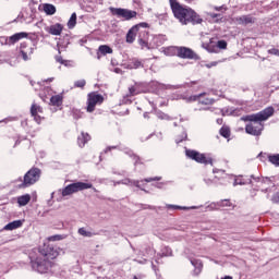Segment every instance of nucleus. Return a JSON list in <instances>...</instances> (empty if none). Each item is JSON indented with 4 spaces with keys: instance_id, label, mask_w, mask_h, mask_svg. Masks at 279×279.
Returning <instances> with one entry per match:
<instances>
[{
    "instance_id": "obj_56",
    "label": "nucleus",
    "mask_w": 279,
    "mask_h": 279,
    "mask_svg": "<svg viewBox=\"0 0 279 279\" xmlns=\"http://www.w3.org/2000/svg\"><path fill=\"white\" fill-rule=\"evenodd\" d=\"M185 1H187V3H191V1H193V0H185Z\"/></svg>"
},
{
    "instance_id": "obj_49",
    "label": "nucleus",
    "mask_w": 279,
    "mask_h": 279,
    "mask_svg": "<svg viewBox=\"0 0 279 279\" xmlns=\"http://www.w3.org/2000/svg\"><path fill=\"white\" fill-rule=\"evenodd\" d=\"M213 171H214V173H219V171H220L221 173H223V170H219V169H214Z\"/></svg>"
},
{
    "instance_id": "obj_20",
    "label": "nucleus",
    "mask_w": 279,
    "mask_h": 279,
    "mask_svg": "<svg viewBox=\"0 0 279 279\" xmlns=\"http://www.w3.org/2000/svg\"><path fill=\"white\" fill-rule=\"evenodd\" d=\"M90 141V135L88 133L82 132L81 135L77 137V145L78 147H84Z\"/></svg>"
},
{
    "instance_id": "obj_27",
    "label": "nucleus",
    "mask_w": 279,
    "mask_h": 279,
    "mask_svg": "<svg viewBox=\"0 0 279 279\" xmlns=\"http://www.w3.org/2000/svg\"><path fill=\"white\" fill-rule=\"evenodd\" d=\"M75 25H77V14L72 13V15L68 22V27H69V29H73V27H75Z\"/></svg>"
},
{
    "instance_id": "obj_1",
    "label": "nucleus",
    "mask_w": 279,
    "mask_h": 279,
    "mask_svg": "<svg viewBox=\"0 0 279 279\" xmlns=\"http://www.w3.org/2000/svg\"><path fill=\"white\" fill-rule=\"evenodd\" d=\"M60 256V252L58 248L53 246H44L39 248L37 252L31 253V267L34 271L38 274H47L48 269L53 267V259Z\"/></svg>"
},
{
    "instance_id": "obj_2",
    "label": "nucleus",
    "mask_w": 279,
    "mask_h": 279,
    "mask_svg": "<svg viewBox=\"0 0 279 279\" xmlns=\"http://www.w3.org/2000/svg\"><path fill=\"white\" fill-rule=\"evenodd\" d=\"M274 107H267L257 113L242 117L241 121H250V123L245 126L246 134H251L252 136H260L264 130L262 121H267L269 117H274Z\"/></svg>"
},
{
    "instance_id": "obj_18",
    "label": "nucleus",
    "mask_w": 279,
    "mask_h": 279,
    "mask_svg": "<svg viewBox=\"0 0 279 279\" xmlns=\"http://www.w3.org/2000/svg\"><path fill=\"white\" fill-rule=\"evenodd\" d=\"M191 264L194 267V275L199 276L202 274V269L204 268V264L199 259H191Z\"/></svg>"
},
{
    "instance_id": "obj_11",
    "label": "nucleus",
    "mask_w": 279,
    "mask_h": 279,
    "mask_svg": "<svg viewBox=\"0 0 279 279\" xmlns=\"http://www.w3.org/2000/svg\"><path fill=\"white\" fill-rule=\"evenodd\" d=\"M31 114L34 117L36 123H40V121H43V118L40 117V114H43V107L33 104L31 107Z\"/></svg>"
},
{
    "instance_id": "obj_15",
    "label": "nucleus",
    "mask_w": 279,
    "mask_h": 279,
    "mask_svg": "<svg viewBox=\"0 0 279 279\" xmlns=\"http://www.w3.org/2000/svg\"><path fill=\"white\" fill-rule=\"evenodd\" d=\"M112 48L108 45H101L98 47V51H97V58L98 60H101L102 56H108L110 53H112Z\"/></svg>"
},
{
    "instance_id": "obj_14",
    "label": "nucleus",
    "mask_w": 279,
    "mask_h": 279,
    "mask_svg": "<svg viewBox=\"0 0 279 279\" xmlns=\"http://www.w3.org/2000/svg\"><path fill=\"white\" fill-rule=\"evenodd\" d=\"M23 38H27V33H16L8 38V44L15 45V43H19V40H23Z\"/></svg>"
},
{
    "instance_id": "obj_26",
    "label": "nucleus",
    "mask_w": 279,
    "mask_h": 279,
    "mask_svg": "<svg viewBox=\"0 0 279 279\" xmlns=\"http://www.w3.org/2000/svg\"><path fill=\"white\" fill-rule=\"evenodd\" d=\"M73 193H76L75 192V187L73 186V183L72 184H69L68 186H65L63 190H62V196L63 197H66L69 195H73Z\"/></svg>"
},
{
    "instance_id": "obj_4",
    "label": "nucleus",
    "mask_w": 279,
    "mask_h": 279,
    "mask_svg": "<svg viewBox=\"0 0 279 279\" xmlns=\"http://www.w3.org/2000/svg\"><path fill=\"white\" fill-rule=\"evenodd\" d=\"M148 28L149 24L146 22L134 25L132 28L129 29L126 34V43H129V45H132V43L136 40V36H148Z\"/></svg>"
},
{
    "instance_id": "obj_38",
    "label": "nucleus",
    "mask_w": 279,
    "mask_h": 279,
    "mask_svg": "<svg viewBox=\"0 0 279 279\" xmlns=\"http://www.w3.org/2000/svg\"><path fill=\"white\" fill-rule=\"evenodd\" d=\"M217 64H219V62L214 61L211 63L206 64V66H207V69H213V66H217Z\"/></svg>"
},
{
    "instance_id": "obj_35",
    "label": "nucleus",
    "mask_w": 279,
    "mask_h": 279,
    "mask_svg": "<svg viewBox=\"0 0 279 279\" xmlns=\"http://www.w3.org/2000/svg\"><path fill=\"white\" fill-rule=\"evenodd\" d=\"M217 47L218 49H228V43L226 40H219Z\"/></svg>"
},
{
    "instance_id": "obj_13",
    "label": "nucleus",
    "mask_w": 279,
    "mask_h": 279,
    "mask_svg": "<svg viewBox=\"0 0 279 279\" xmlns=\"http://www.w3.org/2000/svg\"><path fill=\"white\" fill-rule=\"evenodd\" d=\"M129 93L131 97L141 95V93H146L145 85L136 83L134 86L129 87Z\"/></svg>"
},
{
    "instance_id": "obj_3",
    "label": "nucleus",
    "mask_w": 279,
    "mask_h": 279,
    "mask_svg": "<svg viewBox=\"0 0 279 279\" xmlns=\"http://www.w3.org/2000/svg\"><path fill=\"white\" fill-rule=\"evenodd\" d=\"M170 8L175 19H178L182 25H189V23H202V19L195 11H193V9L184 8L178 0H170Z\"/></svg>"
},
{
    "instance_id": "obj_21",
    "label": "nucleus",
    "mask_w": 279,
    "mask_h": 279,
    "mask_svg": "<svg viewBox=\"0 0 279 279\" xmlns=\"http://www.w3.org/2000/svg\"><path fill=\"white\" fill-rule=\"evenodd\" d=\"M43 10L48 16H53V14H56V5L53 4L45 3L43 4Z\"/></svg>"
},
{
    "instance_id": "obj_46",
    "label": "nucleus",
    "mask_w": 279,
    "mask_h": 279,
    "mask_svg": "<svg viewBox=\"0 0 279 279\" xmlns=\"http://www.w3.org/2000/svg\"><path fill=\"white\" fill-rule=\"evenodd\" d=\"M206 49H207V51H208L209 53H216V52H217V50L210 48V46H207Z\"/></svg>"
},
{
    "instance_id": "obj_45",
    "label": "nucleus",
    "mask_w": 279,
    "mask_h": 279,
    "mask_svg": "<svg viewBox=\"0 0 279 279\" xmlns=\"http://www.w3.org/2000/svg\"><path fill=\"white\" fill-rule=\"evenodd\" d=\"M111 149H117V146H109L105 149V154H108V151H111Z\"/></svg>"
},
{
    "instance_id": "obj_8",
    "label": "nucleus",
    "mask_w": 279,
    "mask_h": 279,
    "mask_svg": "<svg viewBox=\"0 0 279 279\" xmlns=\"http://www.w3.org/2000/svg\"><path fill=\"white\" fill-rule=\"evenodd\" d=\"M40 180V169L33 168L24 175L23 186H32V184H36Z\"/></svg>"
},
{
    "instance_id": "obj_50",
    "label": "nucleus",
    "mask_w": 279,
    "mask_h": 279,
    "mask_svg": "<svg viewBox=\"0 0 279 279\" xmlns=\"http://www.w3.org/2000/svg\"><path fill=\"white\" fill-rule=\"evenodd\" d=\"M133 158H134L135 162H137L138 157L136 155H134Z\"/></svg>"
},
{
    "instance_id": "obj_53",
    "label": "nucleus",
    "mask_w": 279,
    "mask_h": 279,
    "mask_svg": "<svg viewBox=\"0 0 279 279\" xmlns=\"http://www.w3.org/2000/svg\"><path fill=\"white\" fill-rule=\"evenodd\" d=\"M47 82H53V78H52V77H51V78H48Z\"/></svg>"
},
{
    "instance_id": "obj_28",
    "label": "nucleus",
    "mask_w": 279,
    "mask_h": 279,
    "mask_svg": "<svg viewBox=\"0 0 279 279\" xmlns=\"http://www.w3.org/2000/svg\"><path fill=\"white\" fill-rule=\"evenodd\" d=\"M269 162H271V165H275V167H279V154L277 155H270L268 157Z\"/></svg>"
},
{
    "instance_id": "obj_57",
    "label": "nucleus",
    "mask_w": 279,
    "mask_h": 279,
    "mask_svg": "<svg viewBox=\"0 0 279 279\" xmlns=\"http://www.w3.org/2000/svg\"><path fill=\"white\" fill-rule=\"evenodd\" d=\"M207 184H210V180L206 181Z\"/></svg>"
},
{
    "instance_id": "obj_52",
    "label": "nucleus",
    "mask_w": 279,
    "mask_h": 279,
    "mask_svg": "<svg viewBox=\"0 0 279 279\" xmlns=\"http://www.w3.org/2000/svg\"><path fill=\"white\" fill-rule=\"evenodd\" d=\"M222 279H232V277H230V276H226L225 278H222Z\"/></svg>"
},
{
    "instance_id": "obj_58",
    "label": "nucleus",
    "mask_w": 279,
    "mask_h": 279,
    "mask_svg": "<svg viewBox=\"0 0 279 279\" xmlns=\"http://www.w3.org/2000/svg\"><path fill=\"white\" fill-rule=\"evenodd\" d=\"M133 279H138L136 276Z\"/></svg>"
},
{
    "instance_id": "obj_19",
    "label": "nucleus",
    "mask_w": 279,
    "mask_h": 279,
    "mask_svg": "<svg viewBox=\"0 0 279 279\" xmlns=\"http://www.w3.org/2000/svg\"><path fill=\"white\" fill-rule=\"evenodd\" d=\"M238 25H250V23H254V17L250 15H242L236 17Z\"/></svg>"
},
{
    "instance_id": "obj_25",
    "label": "nucleus",
    "mask_w": 279,
    "mask_h": 279,
    "mask_svg": "<svg viewBox=\"0 0 279 279\" xmlns=\"http://www.w3.org/2000/svg\"><path fill=\"white\" fill-rule=\"evenodd\" d=\"M178 49L179 47L177 46H170L163 49V53L165 56H178Z\"/></svg>"
},
{
    "instance_id": "obj_34",
    "label": "nucleus",
    "mask_w": 279,
    "mask_h": 279,
    "mask_svg": "<svg viewBox=\"0 0 279 279\" xmlns=\"http://www.w3.org/2000/svg\"><path fill=\"white\" fill-rule=\"evenodd\" d=\"M74 86H75L76 88H84V87L86 86V80L76 81V82L74 83Z\"/></svg>"
},
{
    "instance_id": "obj_23",
    "label": "nucleus",
    "mask_w": 279,
    "mask_h": 279,
    "mask_svg": "<svg viewBox=\"0 0 279 279\" xmlns=\"http://www.w3.org/2000/svg\"><path fill=\"white\" fill-rule=\"evenodd\" d=\"M31 201H32V196L29 194H25L17 197L19 206H27Z\"/></svg>"
},
{
    "instance_id": "obj_48",
    "label": "nucleus",
    "mask_w": 279,
    "mask_h": 279,
    "mask_svg": "<svg viewBox=\"0 0 279 279\" xmlns=\"http://www.w3.org/2000/svg\"><path fill=\"white\" fill-rule=\"evenodd\" d=\"M56 60H57L60 64H64V60H62V57H56Z\"/></svg>"
},
{
    "instance_id": "obj_55",
    "label": "nucleus",
    "mask_w": 279,
    "mask_h": 279,
    "mask_svg": "<svg viewBox=\"0 0 279 279\" xmlns=\"http://www.w3.org/2000/svg\"><path fill=\"white\" fill-rule=\"evenodd\" d=\"M221 121H222V120H219V119H218V120H217V123H221Z\"/></svg>"
},
{
    "instance_id": "obj_36",
    "label": "nucleus",
    "mask_w": 279,
    "mask_h": 279,
    "mask_svg": "<svg viewBox=\"0 0 279 279\" xmlns=\"http://www.w3.org/2000/svg\"><path fill=\"white\" fill-rule=\"evenodd\" d=\"M219 206H221L222 208H225V207H230V206H232V204L230 203L229 199H225V201H221V202L219 203Z\"/></svg>"
},
{
    "instance_id": "obj_7",
    "label": "nucleus",
    "mask_w": 279,
    "mask_h": 279,
    "mask_svg": "<svg viewBox=\"0 0 279 279\" xmlns=\"http://www.w3.org/2000/svg\"><path fill=\"white\" fill-rule=\"evenodd\" d=\"M104 104V96L97 93H90L87 96V112H95V107Z\"/></svg>"
},
{
    "instance_id": "obj_51",
    "label": "nucleus",
    "mask_w": 279,
    "mask_h": 279,
    "mask_svg": "<svg viewBox=\"0 0 279 279\" xmlns=\"http://www.w3.org/2000/svg\"><path fill=\"white\" fill-rule=\"evenodd\" d=\"M202 95H203V94H201L199 96H195V97H194V100H195V99H199V97H202Z\"/></svg>"
},
{
    "instance_id": "obj_12",
    "label": "nucleus",
    "mask_w": 279,
    "mask_h": 279,
    "mask_svg": "<svg viewBox=\"0 0 279 279\" xmlns=\"http://www.w3.org/2000/svg\"><path fill=\"white\" fill-rule=\"evenodd\" d=\"M62 29H64V26H62V24L60 23H57L48 26L46 28V32H48V34H51L52 36H60L62 34Z\"/></svg>"
},
{
    "instance_id": "obj_22",
    "label": "nucleus",
    "mask_w": 279,
    "mask_h": 279,
    "mask_svg": "<svg viewBox=\"0 0 279 279\" xmlns=\"http://www.w3.org/2000/svg\"><path fill=\"white\" fill-rule=\"evenodd\" d=\"M143 63L138 59H130L126 63V69H141Z\"/></svg>"
},
{
    "instance_id": "obj_10",
    "label": "nucleus",
    "mask_w": 279,
    "mask_h": 279,
    "mask_svg": "<svg viewBox=\"0 0 279 279\" xmlns=\"http://www.w3.org/2000/svg\"><path fill=\"white\" fill-rule=\"evenodd\" d=\"M20 49H21V56L25 62L32 59V56L34 54V47L23 43L21 44Z\"/></svg>"
},
{
    "instance_id": "obj_47",
    "label": "nucleus",
    "mask_w": 279,
    "mask_h": 279,
    "mask_svg": "<svg viewBox=\"0 0 279 279\" xmlns=\"http://www.w3.org/2000/svg\"><path fill=\"white\" fill-rule=\"evenodd\" d=\"M158 117H159V119H169V116H167L165 113H159Z\"/></svg>"
},
{
    "instance_id": "obj_29",
    "label": "nucleus",
    "mask_w": 279,
    "mask_h": 279,
    "mask_svg": "<svg viewBox=\"0 0 279 279\" xmlns=\"http://www.w3.org/2000/svg\"><path fill=\"white\" fill-rule=\"evenodd\" d=\"M220 134L221 136H223L225 138H230V129L229 128H226V126H222L220 129Z\"/></svg>"
},
{
    "instance_id": "obj_40",
    "label": "nucleus",
    "mask_w": 279,
    "mask_h": 279,
    "mask_svg": "<svg viewBox=\"0 0 279 279\" xmlns=\"http://www.w3.org/2000/svg\"><path fill=\"white\" fill-rule=\"evenodd\" d=\"M155 180H161L160 177H156V178H149V179H145V182H154Z\"/></svg>"
},
{
    "instance_id": "obj_24",
    "label": "nucleus",
    "mask_w": 279,
    "mask_h": 279,
    "mask_svg": "<svg viewBox=\"0 0 279 279\" xmlns=\"http://www.w3.org/2000/svg\"><path fill=\"white\" fill-rule=\"evenodd\" d=\"M62 95H56L50 98L51 106H57V108H60L62 106Z\"/></svg>"
},
{
    "instance_id": "obj_42",
    "label": "nucleus",
    "mask_w": 279,
    "mask_h": 279,
    "mask_svg": "<svg viewBox=\"0 0 279 279\" xmlns=\"http://www.w3.org/2000/svg\"><path fill=\"white\" fill-rule=\"evenodd\" d=\"M169 207L170 208H179L181 210H189V207H180V206H173V205H170Z\"/></svg>"
},
{
    "instance_id": "obj_44",
    "label": "nucleus",
    "mask_w": 279,
    "mask_h": 279,
    "mask_svg": "<svg viewBox=\"0 0 279 279\" xmlns=\"http://www.w3.org/2000/svg\"><path fill=\"white\" fill-rule=\"evenodd\" d=\"M201 104H205L206 106H208V104H213V99H206V100H201Z\"/></svg>"
},
{
    "instance_id": "obj_54",
    "label": "nucleus",
    "mask_w": 279,
    "mask_h": 279,
    "mask_svg": "<svg viewBox=\"0 0 279 279\" xmlns=\"http://www.w3.org/2000/svg\"><path fill=\"white\" fill-rule=\"evenodd\" d=\"M167 256H171V251H169V253L167 254Z\"/></svg>"
},
{
    "instance_id": "obj_17",
    "label": "nucleus",
    "mask_w": 279,
    "mask_h": 279,
    "mask_svg": "<svg viewBox=\"0 0 279 279\" xmlns=\"http://www.w3.org/2000/svg\"><path fill=\"white\" fill-rule=\"evenodd\" d=\"M25 220H14L12 222H9L5 227L4 230H19V228H23V223Z\"/></svg>"
},
{
    "instance_id": "obj_59",
    "label": "nucleus",
    "mask_w": 279,
    "mask_h": 279,
    "mask_svg": "<svg viewBox=\"0 0 279 279\" xmlns=\"http://www.w3.org/2000/svg\"><path fill=\"white\" fill-rule=\"evenodd\" d=\"M144 117H147V113H145Z\"/></svg>"
},
{
    "instance_id": "obj_39",
    "label": "nucleus",
    "mask_w": 279,
    "mask_h": 279,
    "mask_svg": "<svg viewBox=\"0 0 279 279\" xmlns=\"http://www.w3.org/2000/svg\"><path fill=\"white\" fill-rule=\"evenodd\" d=\"M233 112H234V111H230V110H228V109H222V114H223V116H226V114H227V116H230V114H233Z\"/></svg>"
},
{
    "instance_id": "obj_30",
    "label": "nucleus",
    "mask_w": 279,
    "mask_h": 279,
    "mask_svg": "<svg viewBox=\"0 0 279 279\" xmlns=\"http://www.w3.org/2000/svg\"><path fill=\"white\" fill-rule=\"evenodd\" d=\"M121 184H132L133 186L140 187V181H132L130 179H124L120 182Z\"/></svg>"
},
{
    "instance_id": "obj_5",
    "label": "nucleus",
    "mask_w": 279,
    "mask_h": 279,
    "mask_svg": "<svg viewBox=\"0 0 279 279\" xmlns=\"http://www.w3.org/2000/svg\"><path fill=\"white\" fill-rule=\"evenodd\" d=\"M109 10L113 16H118V19H124V21H132V19H136L137 14L136 11L122 8H110Z\"/></svg>"
},
{
    "instance_id": "obj_41",
    "label": "nucleus",
    "mask_w": 279,
    "mask_h": 279,
    "mask_svg": "<svg viewBox=\"0 0 279 279\" xmlns=\"http://www.w3.org/2000/svg\"><path fill=\"white\" fill-rule=\"evenodd\" d=\"M236 184H247V182L241 181V179H235L234 185H236Z\"/></svg>"
},
{
    "instance_id": "obj_37",
    "label": "nucleus",
    "mask_w": 279,
    "mask_h": 279,
    "mask_svg": "<svg viewBox=\"0 0 279 279\" xmlns=\"http://www.w3.org/2000/svg\"><path fill=\"white\" fill-rule=\"evenodd\" d=\"M60 239H62V235H52L48 238V241H60Z\"/></svg>"
},
{
    "instance_id": "obj_33",
    "label": "nucleus",
    "mask_w": 279,
    "mask_h": 279,
    "mask_svg": "<svg viewBox=\"0 0 279 279\" xmlns=\"http://www.w3.org/2000/svg\"><path fill=\"white\" fill-rule=\"evenodd\" d=\"M147 38V36H140L138 37V44L141 45L142 49H145V47H147V41L145 40Z\"/></svg>"
},
{
    "instance_id": "obj_9",
    "label": "nucleus",
    "mask_w": 279,
    "mask_h": 279,
    "mask_svg": "<svg viewBox=\"0 0 279 279\" xmlns=\"http://www.w3.org/2000/svg\"><path fill=\"white\" fill-rule=\"evenodd\" d=\"M178 58H182L183 60H196L197 54L191 48L179 47Z\"/></svg>"
},
{
    "instance_id": "obj_6",
    "label": "nucleus",
    "mask_w": 279,
    "mask_h": 279,
    "mask_svg": "<svg viewBox=\"0 0 279 279\" xmlns=\"http://www.w3.org/2000/svg\"><path fill=\"white\" fill-rule=\"evenodd\" d=\"M185 154L187 158H191V160H195L196 162H199L201 165H213V158L207 157L204 154H201L197 150H185Z\"/></svg>"
},
{
    "instance_id": "obj_43",
    "label": "nucleus",
    "mask_w": 279,
    "mask_h": 279,
    "mask_svg": "<svg viewBox=\"0 0 279 279\" xmlns=\"http://www.w3.org/2000/svg\"><path fill=\"white\" fill-rule=\"evenodd\" d=\"M269 53H272V56H278L279 51L278 49H270L268 50Z\"/></svg>"
},
{
    "instance_id": "obj_32",
    "label": "nucleus",
    "mask_w": 279,
    "mask_h": 279,
    "mask_svg": "<svg viewBox=\"0 0 279 279\" xmlns=\"http://www.w3.org/2000/svg\"><path fill=\"white\" fill-rule=\"evenodd\" d=\"M210 19L213 20L214 23H219V20H221V14H217V13H210L209 14Z\"/></svg>"
},
{
    "instance_id": "obj_31",
    "label": "nucleus",
    "mask_w": 279,
    "mask_h": 279,
    "mask_svg": "<svg viewBox=\"0 0 279 279\" xmlns=\"http://www.w3.org/2000/svg\"><path fill=\"white\" fill-rule=\"evenodd\" d=\"M78 234H81V236H87V238L93 236V232L87 231L85 228H80Z\"/></svg>"
},
{
    "instance_id": "obj_16",
    "label": "nucleus",
    "mask_w": 279,
    "mask_h": 279,
    "mask_svg": "<svg viewBox=\"0 0 279 279\" xmlns=\"http://www.w3.org/2000/svg\"><path fill=\"white\" fill-rule=\"evenodd\" d=\"M72 186H74L75 193H80V191H86L88 189H93V183L75 182V183H72Z\"/></svg>"
}]
</instances>
